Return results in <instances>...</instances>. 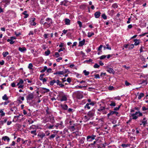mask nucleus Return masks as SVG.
<instances>
[{"label": "nucleus", "instance_id": "nucleus-1", "mask_svg": "<svg viewBox=\"0 0 148 148\" xmlns=\"http://www.w3.org/2000/svg\"><path fill=\"white\" fill-rule=\"evenodd\" d=\"M143 114L139 111L136 112L134 114H130V117L132 118L133 119H136L138 116H142Z\"/></svg>", "mask_w": 148, "mask_h": 148}, {"label": "nucleus", "instance_id": "nucleus-2", "mask_svg": "<svg viewBox=\"0 0 148 148\" xmlns=\"http://www.w3.org/2000/svg\"><path fill=\"white\" fill-rule=\"evenodd\" d=\"M57 99L61 101H66L67 98L66 96L63 92H60L59 93V96L57 97Z\"/></svg>", "mask_w": 148, "mask_h": 148}, {"label": "nucleus", "instance_id": "nucleus-3", "mask_svg": "<svg viewBox=\"0 0 148 148\" xmlns=\"http://www.w3.org/2000/svg\"><path fill=\"white\" fill-rule=\"evenodd\" d=\"M96 137V136L94 135H92L91 136H88L87 137V141L88 142H91L93 140L95 139Z\"/></svg>", "mask_w": 148, "mask_h": 148}, {"label": "nucleus", "instance_id": "nucleus-4", "mask_svg": "<svg viewBox=\"0 0 148 148\" xmlns=\"http://www.w3.org/2000/svg\"><path fill=\"white\" fill-rule=\"evenodd\" d=\"M95 104V102H92L90 103H87L84 106V108L85 109H87L88 110H89L90 108V105L93 106Z\"/></svg>", "mask_w": 148, "mask_h": 148}, {"label": "nucleus", "instance_id": "nucleus-5", "mask_svg": "<svg viewBox=\"0 0 148 148\" xmlns=\"http://www.w3.org/2000/svg\"><path fill=\"white\" fill-rule=\"evenodd\" d=\"M35 19H36L34 18H30L29 21V23L31 25L34 26L36 25V23L35 22Z\"/></svg>", "mask_w": 148, "mask_h": 148}, {"label": "nucleus", "instance_id": "nucleus-6", "mask_svg": "<svg viewBox=\"0 0 148 148\" xmlns=\"http://www.w3.org/2000/svg\"><path fill=\"white\" fill-rule=\"evenodd\" d=\"M94 110H92L91 111H89L88 112L87 114V115L91 118L94 116Z\"/></svg>", "mask_w": 148, "mask_h": 148}, {"label": "nucleus", "instance_id": "nucleus-7", "mask_svg": "<svg viewBox=\"0 0 148 148\" xmlns=\"http://www.w3.org/2000/svg\"><path fill=\"white\" fill-rule=\"evenodd\" d=\"M141 122L142 123L140 124V125H143L144 126H145L146 125L147 123V121L145 118H144Z\"/></svg>", "mask_w": 148, "mask_h": 148}, {"label": "nucleus", "instance_id": "nucleus-8", "mask_svg": "<svg viewBox=\"0 0 148 148\" xmlns=\"http://www.w3.org/2000/svg\"><path fill=\"white\" fill-rule=\"evenodd\" d=\"M107 71L110 73L114 74L115 71L112 68L106 67Z\"/></svg>", "mask_w": 148, "mask_h": 148}, {"label": "nucleus", "instance_id": "nucleus-9", "mask_svg": "<svg viewBox=\"0 0 148 148\" xmlns=\"http://www.w3.org/2000/svg\"><path fill=\"white\" fill-rule=\"evenodd\" d=\"M34 98V94L32 93H31L30 94H29L27 96V100H31Z\"/></svg>", "mask_w": 148, "mask_h": 148}, {"label": "nucleus", "instance_id": "nucleus-10", "mask_svg": "<svg viewBox=\"0 0 148 148\" xmlns=\"http://www.w3.org/2000/svg\"><path fill=\"white\" fill-rule=\"evenodd\" d=\"M38 129V127L37 126H36L35 125H32L29 128V130H36Z\"/></svg>", "mask_w": 148, "mask_h": 148}, {"label": "nucleus", "instance_id": "nucleus-11", "mask_svg": "<svg viewBox=\"0 0 148 148\" xmlns=\"http://www.w3.org/2000/svg\"><path fill=\"white\" fill-rule=\"evenodd\" d=\"M66 73V72L63 71H58L54 73V75H63Z\"/></svg>", "mask_w": 148, "mask_h": 148}, {"label": "nucleus", "instance_id": "nucleus-12", "mask_svg": "<svg viewBox=\"0 0 148 148\" xmlns=\"http://www.w3.org/2000/svg\"><path fill=\"white\" fill-rule=\"evenodd\" d=\"M101 14V12L99 11H97L94 14V15L95 18H99L100 17Z\"/></svg>", "mask_w": 148, "mask_h": 148}, {"label": "nucleus", "instance_id": "nucleus-13", "mask_svg": "<svg viewBox=\"0 0 148 148\" xmlns=\"http://www.w3.org/2000/svg\"><path fill=\"white\" fill-rule=\"evenodd\" d=\"M2 140L4 141H7L8 142H9L10 139L7 136H5L2 137Z\"/></svg>", "mask_w": 148, "mask_h": 148}, {"label": "nucleus", "instance_id": "nucleus-14", "mask_svg": "<svg viewBox=\"0 0 148 148\" xmlns=\"http://www.w3.org/2000/svg\"><path fill=\"white\" fill-rule=\"evenodd\" d=\"M85 42V40L84 39L80 41L79 42L78 46L79 47H82L84 45Z\"/></svg>", "mask_w": 148, "mask_h": 148}, {"label": "nucleus", "instance_id": "nucleus-15", "mask_svg": "<svg viewBox=\"0 0 148 148\" xmlns=\"http://www.w3.org/2000/svg\"><path fill=\"white\" fill-rule=\"evenodd\" d=\"M45 136V133L42 132L40 133V134H38V136L41 139L43 138Z\"/></svg>", "mask_w": 148, "mask_h": 148}, {"label": "nucleus", "instance_id": "nucleus-16", "mask_svg": "<svg viewBox=\"0 0 148 148\" xmlns=\"http://www.w3.org/2000/svg\"><path fill=\"white\" fill-rule=\"evenodd\" d=\"M140 40H138L137 39H135L134 40V41L135 42L134 45L136 46L140 44Z\"/></svg>", "mask_w": 148, "mask_h": 148}, {"label": "nucleus", "instance_id": "nucleus-17", "mask_svg": "<svg viewBox=\"0 0 148 148\" xmlns=\"http://www.w3.org/2000/svg\"><path fill=\"white\" fill-rule=\"evenodd\" d=\"M18 50L21 52H24V51H26V48L23 47H19L18 48Z\"/></svg>", "mask_w": 148, "mask_h": 148}, {"label": "nucleus", "instance_id": "nucleus-18", "mask_svg": "<svg viewBox=\"0 0 148 148\" xmlns=\"http://www.w3.org/2000/svg\"><path fill=\"white\" fill-rule=\"evenodd\" d=\"M60 106L61 108L64 110H66L68 107L67 106L66 104H61Z\"/></svg>", "mask_w": 148, "mask_h": 148}, {"label": "nucleus", "instance_id": "nucleus-19", "mask_svg": "<svg viewBox=\"0 0 148 148\" xmlns=\"http://www.w3.org/2000/svg\"><path fill=\"white\" fill-rule=\"evenodd\" d=\"M64 21L65 25H69L70 24V20L68 18H65Z\"/></svg>", "mask_w": 148, "mask_h": 148}, {"label": "nucleus", "instance_id": "nucleus-20", "mask_svg": "<svg viewBox=\"0 0 148 148\" xmlns=\"http://www.w3.org/2000/svg\"><path fill=\"white\" fill-rule=\"evenodd\" d=\"M77 97L79 99H80L83 97L82 95L80 94V92L79 91L77 92Z\"/></svg>", "mask_w": 148, "mask_h": 148}, {"label": "nucleus", "instance_id": "nucleus-21", "mask_svg": "<svg viewBox=\"0 0 148 148\" xmlns=\"http://www.w3.org/2000/svg\"><path fill=\"white\" fill-rule=\"evenodd\" d=\"M49 119H50V121L51 123H53L55 122V120L54 119V118L53 116H49Z\"/></svg>", "mask_w": 148, "mask_h": 148}, {"label": "nucleus", "instance_id": "nucleus-22", "mask_svg": "<svg viewBox=\"0 0 148 148\" xmlns=\"http://www.w3.org/2000/svg\"><path fill=\"white\" fill-rule=\"evenodd\" d=\"M42 90H41L44 93H46L48 92H49L50 90H49L48 89L46 88H42Z\"/></svg>", "mask_w": 148, "mask_h": 148}, {"label": "nucleus", "instance_id": "nucleus-23", "mask_svg": "<svg viewBox=\"0 0 148 148\" xmlns=\"http://www.w3.org/2000/svg\"><path fill=\"white\" fill-rule=\"evenodd\" d=\"M56 83L57 85H59L61 87H63L64 86V85L61 83L58 80H57L56 81Z\"/></svg>", "mask_w": 148, "mask_h": 148}, {"label": "nucleus", "instance_id": "nucleus-24", "mask_svg": "<svg viewBox=\"0 0 148 148\" xmlns=\"http://www.w3.org/2000/svg\"><path fill=\"white\" fill-rule=\"evenodd\" d=\"M46 21H47V22H48L49 23L51 24L52 23V19L51 18H46L45 20Z\"/></svg>", "mask_w": 148, "mask_h": 148}, {"label": "nucleus", "instance_id": "nucleus-25", "mask_svg": "<svg viewBox=\"0 0 148 148\" xmlns=\"http://www.w3.org/2000/svg\"><path fill=\"white\" fill-rule=\"evenodd\" d=\"M110 106L112 107H114L116 106V104L114 101H111L110 102Z\"/></svg>", "mask_w": 148, "mask_h": 148}, {"label": "nucleus", "instance_id": "nucleus-26", "mask_svg": "<svg viewBox=\"0 0 148 148\" xmlns=\"http://www.w3.org/2000/svg\"><path fill=\"white\" fill-rule=\"evenodd\" d=\"M64 127V125L62 121L60 122V123H59V128L60 129H62Z\"/></svg>", "mask_w": 148, "mask_h": 148}, {"label": "nucleus", "instance_id": "nucleus-27", "mask_svg": "<svg viewBox=\"0 0 148 148\" xmlns=\"http://www.w3.org/2000/svg\"><path fill=\"white\" fill-rule=\"evenodd\" d=\"M144 95L143 93H140L138 95V99H140L142 97H143Z\"/></svg>", "mask_w": 148, "mask_h": 148}, {"label": "nucleus", "instance_id": "nucleus-28", "mask_svg": "<svg viewBox=\"0 0 148 148\" xmlns=\"http://www.w3.org/2000/svg\"><path fill=\"white\" fill-rule=\"evenodd\" d=\"M27 12V11H25L24 12H23L22 13V14L25 15V16L24 17L25 18H27L28 16H29V15L28 14H26V13Z\"/></svg>", "mask_w": 148, "mask_h": 148}, {"label": "nucleus", "instance_id": "nucleus-29", "mask_svg": "<svg viewBox=\"0 0 148 148\" xmlns=\"http://www.w3.org/2000/svg\"><path fill=\"white\" fill-rule=\"evenodd\" d=\"M50 121L49 117V116H47L45 119L44 120V123H46L47 122Z\"/></svg>", "mask_w": 148, "mask_h": 148}, {"label": "nucleus", "instance_id": "nucleus-30", "mask_svg": "<svg viewBox=\"0 0 148 148\" xmlns=\"http://www.w3.org/2000/svg\"><path fill=\"white\" fill-rule=\"evenodd\" d=\"M2 98L3 100L5 101H7L8 99V97L6 94H5L3 96Z\"/></svg>", "mask_w": 148, "mask_h": 148}, {"label": "nucleus", "instance_id": "nucleus-31", "mask_svg": "<svg viewBox=\"0 0 148 148\" xmlns=\"http://www.w3.org/2000/svg\"><path fill=\"white\" fill-rule=\"evenodd\" d=\"M121 146L123 147L124 148V147H129L130 145V144H122L121 145Z\"/></svg>", "mask_w": 148, "mask_h": 148}, {"label": "nucleus", "instance_id": "nucleus-32", "mask_svg": "<svg viewBox=\"0 0 148 148\" xmlns=\"http://www.w3.org/2000/svg\"><path fill=\"white\" fill-rule=\"evenodd\" d=\"M44 25L46 27H48L50 26L51 24L48 23V22H45L44 24Z\"/></svg>", "mask_w": 148, "mask_h": 148}, {"label": "nucleus", "instance_id": "nucleus-33", "mask_svg": "<svg viewBox=\"0 0 148 148\" xmlns=\"http://www.w3.org/2000/svg\"><path fill=\"white\" fill-rule=\"evenodd\" d=\"M106 47H105V46H103L104 50H105L106 49H107L109 50L111 49V47H110L109 45H108V44L106 45Z\"/></svg>", "mask_w": 148, "mask_h": 148}, {"label": "nucleus", "instance_id": "nucleus-34", "mask_svg": "<svg viewBox=\"0 0 148 148\" xmlns=\"http://www.w3.org/2000/svg\"><path fill=\"white\" fill-rule=\"evenodd\" d=\"M21 116H23V115L19 114V115H18L16 116H15L14 117V119H16V121H17L18 119Z\"/></svg>", "mask_w": 148, "mask_h": 148}, {"label": "nucleus", "instance_id": "nucleus-35", "mask_svg": "<svg viewBox=\"0 0 148 148\" xmlns=\"http://www.w3.org/2000/svg\"><path fill=\"white\" fill-rule=\"evenodd\" d=\"M8 54L9 53L8 51L4 52L2 53V55L4 57H6Z\"/></svg>", "mask_w": 148, "mask_h": 148}, {"label": "nucleus", "instance_id": "nucleus-36", "mask_svg": "<svg viewBox=\"0 0 148 148\" xmlns=\"http://www.w3.org/2000/svg\"><path fill=\"white\" fill-rule=\"evenodd\" d=\"M87 86H85V85H84V86H76L75 87V88L76 89H78L79 88H84V87H86Z\"/></svg>", "mask_w": 148, "mask_h": 148}, {"label": "nucleus", "instance_id": "nucleus-37", "mask_svg": "<svg viewBox=\"0 0 148 148\" xmlns=\"http://www.w3.org/2000/svg\"><path fill=\"white\" fill-rule=\"evenodd\" d=\"M108 109H109L108 108H105L102 112L103 114H106L107 112V111L108 110Z\"/></svg>", "mask_w": 148, "mask_h": 148}, {"label": "nucleus", "instance_id": "nucleus-38", "mask_svg": "<svg viewBox=\"0 0 148 148\" xmlns=\"http://www.w3.org/2000/svg\"><path fill=\"white\" fill-rule=\"evenodd\" d=\"M105 108V107H101L99 109H98L97 110L100 112L102 111V112Z\"/></svg>", "mask_w": 148, "mask_h": 148}, {"label": "nucleus", "instance_id": "nucleus-39", "mask_svg": "<svg viewBox=\"0 0 148 148\" xmlns=\"http://www.w3.org/2000/svg\"><path fill=\"white\" fill-rule=\"evenodd\" d=\"M88 37H90L94 35V33L93 32H89L88 34Z\"/></svg>", "mask_w": 148, "mask_h": 148}, {"label": "nucleus", "instance_id": "nucleus-40", "mask_svg": "<svg viewBox=\"0 0 148 148\" xmlns=\"http://www.w3.org/2000/svg\"><path fill=\"white\" fill-rule=\"evenodd\" d=\"M7 41L8 42H9L10 44H12L14 43V41H13V40H11V39H8L7 40Z\"/></svg>", "mask_w": 148, "mask_h": 148}, {"label": "nucleus", "instance_id": "nucleus-41", "mask_svg": "<svg viewBox=\"0 0 148 148\" xmlns=\"http://www.w3.org/2000/svg\"><path fill=\"white\" fill-rule=\"evenodd\" d=\"M30 132L32 134L34 135L35 136H36L37 135L36 130L31 131Z\"/></svg>", "mask_w": 148, "mask_h": 148}, {"label": "nucleus", "instance_id": "nucleus-42", "mask_svg": "<svg viewBox=\"0 0 148 148\" xmlns=\"http://www.w3.org/2000/svg\"><path fill=\"white\" fill-rule=\"evenodd\" d=\"M56 81L55 80H53L52 81H51L50 82V84L51 85H53L54 83H56Z\"/></svg>", "mask_w": 148, "mask_h": 148}, {"label": "nucleus", "instance_id": "nucleus-43", "mask_svg": "<svg viewBox=\"0 0 148 148\" xmlns=\"http://www.w3.org/2000/svg\"><path fill=\"white\" fill-rule=\"evenodd\" d=\"M7 119L6 118L4 119L3 121H0L1 124H3L4 123H5L7 121Z\"/></svg>", "mask_w": 148, "mask_h": 148}, {"label": "nucleus", "instance_id": "nucleus-44", "mask_svg": "<svg viewBox=\"0 0 148 148\" xmlns=\"http://www.w3.org/2000/svg\"><path fill=\"white\" fill-rule=\"evenodd\" d=\"M50 51L49 50H48L47 51H45V56H48L50 53Z\"/></svg>", "mask_w": 148, "mask_h": 148}, {"label": "nucleus", "instance_id": "nucleus-45", "mask_svg": "<svg viewBox=\"0 0 148 148\" xmlns=\"http://www.w3.org/2000/svg\"><path fill=\"white\" fill-rule=\"evenodd\" d=\"M83 73H84L85 75L86 76L88 75L89 74V72L88 71H87L86 70L84 71Z\"/></svg>", "mask_w": 148, "mask_h": 148}, {"label": "nucleus", "instance_id": "nucleus-46", "mask_svg": "<svg viewBox=\"0 0 148 148\" xmlns=\"http://www.w3.org/2000/svg\"><path fill=\"white\" fill-rule=\"evenodd\" d=\"M33 67V66L32 64V63H30L29 64L28 68L29 69H32V67Z\"/></svg>", "mask_w": 148, "mask_h": 148}, {"label": "nucleus", "instance_id": "nucleus-47", "mask_svg": "<svg viewBox=\"0 0 148 148\" xmlns=\"http://www.w3.org/2000/svg\"><path fill=\"white\" fill-rule=\"evenodd\" d=\"M54 56H55L56 58H58L60 56V54L58 52H56L55 53Z\"/></svg>", "mask_w": 148, "mask_h": 148}, {"label": "nucleus", "instance_id": "nucleus-48", "mask_svg": "<svg viewBox=\"0 0 148 148\" xmlns=\"http://www.w3.org/2000/svg\"><path fill=\"white\" fill-rule=\"evenodd\" d=\"M101 17L104 20H106L107 19V16L105 14H102L101 15Z\"/></svg>", "mask_w": 148, "mask_h": 148}, {"label": "nucleus", "instance_id": "nucleus-49", "mask_svg": "<svg viewBox=\"0 0 148 148\" xmlns=\"http://www.w3.org/2000/svg\"><path fill=\"white\" fill-rule=\"evenodd\" d=\"M147 83L146 80H142V82L140 83V84H145V85L147 84Z\"/></svg>", "mask_w": 148, "mask_h": 148}, {"label": "nucleus", "instance_id": "nucleus-50", "mask_svg": "<svg viewBox=\"0 0 148 148\" xmlns=\"http://www.w3.org/2000/svg\"><path fill=\"white\" fill-rule=\"evenodd\" d=\"M47 69V67L46 66H45L44 67V69H42L40 71L41 73L44 72Z\"/></svg>", "mask_w": 148, "mask_h": 148}, {"label": "nucleus", "instance_id": "nucleus-51", "mask_svg": "<svg viewBox=\"0 0 148 148\" xmlns=\"http://www.w3.org/2000/svg\"><path fill=\"white\" fill-rule=\"evenodd\" d=\"M108 89L110 90H114V87L112 86H109L108 87Z\"/></svg>", "mask_w": 148, "mask_h": 148}, {"label": "nucleus", "instance_id": "nucleus-52", "mask_svg": "<svg viewBox=\"0 0 148 148\" xmlns=\"http://www.w3.org/2000/svg\"><path fill=\"white\" fill-rule=\"evenodd\" d=\"M106 57V56L105 55H102L99 57V58L101 60L103 59Z\"/></svg>", "mask_w": 148, "mask_h": 148}, {"label": "nucleus", "instance_id": "nucleus-53", "mask_svg": "<svg viewBox=\"0 0 148 148\" xmlns=\"http://www.w3.org/2000/svg\"><path fill=\"white\" fill-rule=\"evenodd\" d=\"M121 106V105H120L118 107H116L114 108V110L117 111L119 110V109L120 108Z\"/></svg>", "mask_w": 148, "mask_h": 148}, {"label": "nucleus", "instance_id": "nucleus-54", "mask_svg": "<svg viewBox=\"0 0 148 148\" xmlns=\"http://www.w3.org/2000/svg\"><path fill=\"white\" fill-rule=\"evenodd\" d=\"M55 136V134H53L49 136V138L50 139H51L52 138H54Z\"/></svg>", "mask_w": 148, "mask_h": 148}, {"label": "nucleus", "instance_id": "nucleus-55", "mask_svg": "<svg viewBox=\"0 0 148 148\" xmlns=\"http://www.w3.org/2000/svg\"><path fill=\"white\" fill-rule=\"evenodd\" d=\"M77 23L79 25V27L80 28H81L82 27V23L80 21H77Z\"/></svg>", "mask_w": 148, "mask_h": 148}, {"label": "nucleus", "instance_id": "nucleus-56", "mask_svg": "<svg viewBox=\"0 0 148 148\" xmlns=\"http://www.w3.org/2000/svg\"><path fill=\"white\" fill-rule=\"evenodd\" d=\"M44 75V74H43L41 75H40V77H39V79L40 80L42 81V80H43V79L44 78L43 77Z\"/></svg>", "mask_w": 148, "mask_h": 148}, {"label": "nucleus", "instance_id": "nucleus-57", "mask_svg": "<svg viewBox=\"0 0 148 148\" xmlns=\"http://www.w3.org/2000/svg\"><path fill=\"white\" fill-rule=\"evenodd\" d=\"M112 7L114 8H117L118 5L116 3H114L112 5Z\"/></svg>", "mask_w": 148, "mask_h": 148}, {"label": "nucleus", "instance_id": "nucleus-58", "mask_svg": "<svg viewBox=\"0 0 148 148\" xmlns=\"http://www.w3.org/2000/svg\"><path fill=\"white\" fill-rule=\"evenodd\" d=\"M99 67V65L97 64H95L94 65V67L95 68H98Z\"/></svg>", "mask_w": 148, "mask_h": 148}, {"label": "nucleus", "instance_id": "nucleus-59", "mask_svg": "<svg viewBox=\"0 0 148 148\" xmlns=\"http://www.w3.org/2000/svg\"><path fill=\"white\" fill-rule=\"evenodd\" d=\"M110 114H111V115L115 113H116V114H118V112H116V111H110Z\"/></svg>", "mask_w": 148, "mask_h": 148}, {"label": "nucleus", "instance_id": "nucleus-60", "mask_svg": "<svg viewBox=\"0 0 148 148\" xmlns=\"http://www.w3.org/2000/svg\"><path fill=\"white\" fill-rule=\"evenodd\" d=\"M0 113H1V116H5V113L3 112L2 110L0 111Z\"/></svg>", "mask_w": 148, "mask_h": 148}, {"label": "nucleus", "instance_id": "nucleus-61", "mask_svg": "<svg viewBox=\"0 0 148 148\" xmlns=\"http://www.w3.org/2000/svg\"><path fill=\"white\" fill-rule=\"evenodd\" d=\"M125 84L126 86H129L130 85H131L127 81H126L125 82Z\"/></svg>", "mask_w": 148, "mask_h": 148}, {"label": "nucleus", "instance_id": "nucleus-62", "mask_svg": "<svg viewBox=\"0 0 148 148\" xmlns=\"http://www.w3.org/2000/svg\"><path fill=\"white\" fill-rule=\"evenodd\" d=\"M65 49V48H62L58 50V52H60L61 51H63Z\"/></svg>", "mask_w": 148, "mask_h": 148}, {"label": "nucleus", "instance_id": "nucleus-63", "mask_svg": "<svg viewBox=\"0 0 148 148\" xmlns=\"http://www.w3.org/2000/svg\"><path fill=\"white\" fill-rule=\"evenodd\" d=\"M70 129L72 131H74L75 130L74 126H72L70 127Z\"/></svg>", "mask_w": 148, "mask_h": 148}, {"label": "nucleus", "instance_id": "nucleus-64", "mask_svg": "<svg viewBox=\"0 0 148 148\" xmlns=\"http://www.w3.org/2000/svg\"><path fill=\"white\" fill-rule=\"evenodd\" d=\"M67 82H69V83H70L71 82V79L70 77H68L67 79Z\"/></svg>", "mask_w": 148, "mask_h": 148}]
</instances>
